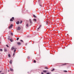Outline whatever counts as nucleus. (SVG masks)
<instances>
[{
  "label": "nucleus",
  "mask_w": 74,
  "mask_h": 74,
  "mask_svg": "<svg viewBox=\"0 0 74 74\" xmlns=\"http://www.w3.org/2000/svg\"><path fill=\"white\" fill-rule=\"evenodd\" d=\"M8 72H9V71H10V70H8Z\"/></svg>",
  "instance_id": "nucleus-36"
},
{
  "label": "nucleus",
  "mask_w": 74,
  "mask_h": 74,
  "mask_svg": "<svg viewBox=\"0 0 74 74\" xmlns=\"http://www.w3.org/2000/svg\"><path fill=\"white\" fill-rule=\"evenodd\" d=\"M34 21L35 22H36V19H34Z\"/></svg>",
  "instance_id": "nucleus-16"
},
{
  "label": "nucleus",
  "mask_w": 74,
  "mask_h": 74,
  "mask_svg": "<svg viewBox=\"0 0 74 74\" xmlns=\"http://www.w3.org/2000/svg\"><path fill=\"white\" fill-rule=\"evenodd\" d=\"M66 64H63L61 65V66H63V65H66Z\"/></svg>",
  "instance_id": "nucleus-14"
},
{
  "label": "nucleus",
  "mask_w": 74,
  "mask_h": 74,
  "mask_svg": "<svg viewBox=\"0 0 74 74\" xmlns=\"http://www.w3.org/2000/svg\"><path fill=\"white\" fill-rule=\"evenodd\" d=\"M33 16L34 18H37V16H36L34 14L33 15Z\"/></svg>",
  "instance_id": "nucleus-11"
},
{
  "label": "nucleus",
  "mask_w": 74,
  "mask_h": 74,
  "mask_svg": "<svg viewBox=\"0 0 74 74\" xmlns=\"http://www.w3.org/2000/svg\"><path fill=\"white\" fill-rule=\"evenodd\" d=\"M27 58L28 60H29L30 59V57H28Z\"/></svg>",
  "instance_id": "nucleus-18"
},
{
  "label": "nucleus",
  "mask_w": 74,
  "mask_h": 74,
  "mask_svg": "<svg viewBox=\"0 0 74 74\" xmlns=\"http://www.w3.org/2000/svg\"><path fill=\"white\" fill-rule=\"evenodd\" d=\"M64 72H65L66 73H67V71H64Z\"/></svg>",
  "instance_id": "nucleus-23"
},
{
  "label": "nucleus",
  "mask_w": 74,
  "mask_h": 74,
  "mask_svg": "<svg viewBox=\"0 0 74 74\" xmlns=\"http://www.w3.org/2000/svg\"><path fill=\"white\" fill-rule=\"evenodd\" d=\"M10 41H11V42H12V41H13V40H12V39H10Z\"/></svg>",
  "instance_id": "nucleus-15"
},
{
  "label": "nucleus",
  "mask_w": 74,
  "mask_h": 74,
  "mask_svg": "<svg viewBox=\"0 0 74 74\" xmlns=\"http://www.w3.org/2000/svg\"><path fill=\"white\" fill-rule=\"evenodd\" d=\"M20 41H21V42H23V40H21Z\"/></svg>",
  "instance_id": "nucleus-30"
},
{
  "label": "nucleus",
  "mask_w": 74,
  "mask_h": 74,
  "mask_svg": "<svg viewBox=\"0 0 74 74\" xmlns=\"http://www.w3.org/2000/svg\"><path fill=\"white\" fill-rule=\"evenodd\" d=\"M6 47H8H8H9V46L8 45H6Z\"/></svg>",
  "instance_id": "nucleus-26"
},
{
  "label": "nucleus",
  "mask_w": 74,
  "mask_h": 74,
  "mask_svg": "<svg viewBox=\"0 0 74 74\" xmlns=\"http://www.w3.org/2000/svg\"><path fill=\"white\" fill-rule=\"evenodd\" d=\"M19 21L16 22V24H17V25H19Z\"/></svg>",
  "instance_id": "nucleus-13"
},
{
  "label": "nucleus",
  "mask_w": 74,
  "mask_h": 74,
  "mask_svg": "<svg viewBox=\"0 0 74 74\" xmlns=\"http://www.w3.org/2000/svg\"><path fill=\"white\" fill-rule=\"evenodd\" d=\"M43 72H44V73H47V71L44 70L43 71Z\"/></svg>",
  "instance_id": "nucleus-12"
},
{
  "label": "nucleus",
  "mask_w": 74,
  "mask_h": 74,
  "mask_svg": "<svg viewBox=\"0 0 74 74\" xmlns=\"http://www.w3.org/2000/svg\"><path fill=\"white\" fill-rule=\"evenodd\" d=\"M34 63H36V60H34Z\"/></svg>",
  "instance_id": "nucleus-21"
},
{
  "label": "nucleus",
  "mask_w": 74,
  "mask_h": 74,
  "mask_svg": "<svg viewBox=\"0 0 74 74\" xmlns=\"http://www.w3.org/2000/svg\"><path fill=\"white\" fill-rule=\"evenodd\" d=\"M29 21L30 22V24H29V23H27L26 25V26H27V27H29V26H31V24H32V21L31 20H29Z\"/></svg>",
  "instance_id": "nucleus-1"
},
{
  "label": "nucleus",
  "mask_w": 74,
  "mask_h": 74,
  "mask_svg": "<svg viewBox=\"0 0 74 74\" xmlns=\"http://www.w3.org/2000/svg\"><path fill=\"white\" fill-rule=\"evenodd\" d=\"M0 51H3V49H0Z\"/></svg>",
  "instance_id": "nucleus-25"
},
{
  "label": "nucleus",
  "mask_w": 74,
  "mask_h": 74,
  "mask_svg": "<svg viewBox=\"0 0 74 74\" xmlns=\"http://www.w3.org/2000/svg\"><path fill=\"white\" fill-rule=\"evenodd\" d=\"M19 38H17L16 39V40H17V41H18V40H19Z\"/></svg>",
  "instance_id": "nucleus-20"
},
{
  "label": "nucleus",
  "mask_w": 74,
  "mask_h": 74,
  "mask_svg": "<svg viewBox=\"0 0 74 74\" xmlns=\"http://www.w3.org/2000/svg\"><path fill=\"white\" fill-rule=\"evenodd\" d=\"M22 23V21H21V22H20V23Z\"/></svg>",
  "instance_id": "nucleus-29"
},
{
  "label": "nucleus",
  "mask_w": 74,
  "mask_h": 74,
  "mask_svg": "<svg viewBox=\"0 0 74 74\" xmlns=\"http://www.w3.org/2000/svg\"><path fill=\"white\" fill-rule=\"evenodd\" d=\"M7 49H6L5 48L4 49V52H7Z\"/></svg>",
  "instance_id": "nucleus-6"
},
{
  "label": "nucleus",
  "mask_w": 74,
  "mask_h": 74,
  "mask_svg": "<svg viewBox=\"0 0 74 74\" xmlns=\"http://www.w3.org/2000/svg\"><path fill=\"white\" fill-rule=\"evenodd\" d=\"M16 49H15V50H14V53H15V52H16Z\"/></svg>",
  "instance_id": "nucleus-17"
},
{
  "label": "nucleus",
  "mask_w": 74,
  "mask_h": 74,
  "mask_svg": "<svg viewBox=\"0 0 74 74\" xmlns=\"http://www.w3.org/2000/svg\"><path fill=\"white\" fill-rule=\"evenodd\" d=\"M12 26H13V25L12 24H11L9 27V29H11V28L12 27Z\"/></svg>",
  "instance_id": "nucleus-3"
},
{
  "label": "nucleus",
  "mask_w": 74,
  "mask_h": 74,
  "mask_svg": "<svg viewBox=\"0 0 74 74\" xmlns=\"http://www.w3.org/2000/svg\"><path fill=\"white\" fill-rule=\"evenodd\" d=\"M13 20H14V17H12V19H10V21H11L12 22H13Z\"/></svg>",
  "instance_id": "nucleus-2"
},
{
  "label": "nucleus",
  "mask_w": 74,
  "mask_h": 74,
  "mask_svg": "<svg viewBox=\"0 0 74 74\" xmlns=\"http://www.w3.org/2000/svg\"><path fill=\"white\" fill-rule=\"evenodd\" d=\"M11 34L12 36V35H13V34L12 33H11Z\"/></svg>",
  "instance_id": "nucleus-28"
},
{
  "label": "nucleus",
  "mask_w": 74,
  "mask_h": 74,
  "mask_svg": "<svg viewBox=\"0 0 74 74\" xmlns=\"http://www.w3.org/2000/svg\"><path fill=\"white\" fill-rule=\"evenodd\" d=\"M17 44L18 45H21V42H18L17 43Z\"/></svg>",
  "instance_id": "nucleus-7"
},
{
  "label": "nucleus",
  "mask_w": 74,
  "mask_h": 74,
  "mask_svg": "<svg viewBox=\"0 0 74 74\" xmlns=\"http://www.w3.org/2000/svg\"><path fill=\"white\" fill-rule=\"evenodd\" d=\"M15 55V53H14L13 54V56H14Z\"/></svg>",
  "instance_id": "nucleus-32"
},
{
  "label": "nucleus",
  "mask_w": 74,
  "mask_h": 74,
  "mask_svg": "<svg viewBox=\"0 0 74 74\" xmlns=\"http://www.w3.org/2000/svg\"><path fill=\"white\" fill-rule=\"evenodd\" d=\"M42 26V25H40V26L37 29L39 30V29H40V27Z\"/></svg>",
  "instance_id": "nucleus-5"
},
{
  "label": "nucleus",
  "mask_w": 74,
  "mask_h": 74,
  "mask_svg": "<svg viewBox=\"0 0 74 74\" xmlns=\"http://www.w3.org/2000/svg\"><path fill=\"white\" fill-rule=\"evenodd\" d=\"M25 45H26V46H27V43H25Z\"/></svg>",
  "instance_id": "nucleus-27"
},
{
  "label": "nucleus",
  "mask_w": 74,
  "mask_h": 74,
  "mask_svg": "<svg viewBox=\"0 0 74 74\" xmlns=\"http://www.w3.org/2000/svg\"><path fill=\"white\" fill-rule=\"evenodd\" d=\"M14 49H15V48H14V47H12L11 48V50H12V51H13V50Z\"/></svg>",
  "instance_id": "nucleus-8"
},
{
  "label": "nucleus",
  "mask_w": 74,
  "mask_h": 74,
  "mask_svg": "<svg viewBox=\"0 0 74 74\" xmlns=\"http://www.w3.org/2000/svg\"><path fill=\"white\" fill-rule=\"evenodd\" d=\"M40 0H39L38 1V2H39V1H40Z\"/></svg>",
  "instance_id": "nucleus-35"
},
{
  "label": "nucleus",
  "mask_w": 74,
  "mask_h": 74,
  "mask_svg": "<svg viewBox=\"0 0 74 74\" xmlns=\"http://www.w3.org/2000/svg\"><path fill=\"white\" fill-rule=\"evenodd\" d=\"M47 74H50V73H47Z\"/></svg>",
  "instance_id": "nucleus-31"
},
{
  "label": "nucleus",
  "mask_w": 74,
  "mask_h": 74,
  "mask_svg": "<svg viewBox=\"0 0 74 74\" xmlns=\"http://www.w3.org/2000/svg\"><path fill=\"white\" fill-rule=\"evenodd\" d=\"M10 71H13V69H12V68L10 69Z\"/></svg>",
  "instance_id": "nucleus-10"
},
{
  "label": "nucleus",
  "mask_w": 74,
  "mask_h": 74,
  "mask_svg": "<svg viewBox=\"0 0 74 74\" xmlns=\"http://www.w3.org/2000/svg\"><path fill=\"white\" fill-rule=\"evenodd\" d=\"M45 69H48V68L47 67H45Z\"/></svg>",
  "instance_id": "nucleus-24"
},
{
  "label": "nucleus",
  "mask_w": 74,
  "mask_h": 74,
  "mask_svg": "<svg viewBox=\"0 0 74 74\" xmlns=\"http://www.w3.org/2000/svg\"><path fill=\"white\" fill-rule=\"evenodd\" d=\"M12 61L11 60L10 62V63L11 64H12Z\"/></svg>",
  "instance_id": "nucleus-9"
},
{
  "label": "nucleus",
  "mask_w": 74,
  "mask_h": 74,
  "mask_svg": "<svg viewBox=\"0 0 74 74\" xmlns=\"http://www.w3.org/2000/svg\"><path fill=\"white\" fill-rule=\"evenodd\" d=\"M1 71H0V73H1Z\"/></svg>",
  "instance_id": "nucleus-37"
},
{
  "label": "nucleus",
  "mask_w": 74,
  "mask_h": 74,
  "mask_svg": "<svg viewBox=\"0 0 74 74\" xmlns=\"http://www.w3.org/2000/svg\"><path fill=\"white\" fill-rule=\"evenodd\" d=\"M17 30H21V27H18L17 28Z\"/></svg>",
  "instance_id": "nucleus-4"
},
{
  "label": "nucleus",
  "mask_w": 74,
  "mask_h": 74,
  "mask_svg": "<svg viewBox=\"0 0 74 74\" xmlns=\"http://www.w3.org/2000/svg\"><path fill=\"white\" fill-rule=\"evenodd\" d=\"M54 70H55V69H53L52 70H51V71H54Z\"/></svg>",
  "instance_id": "nucleus-19"
},
{
  "label": "nucleus",
  "mask_w": 74,
  "mask_h": 74,
  "mask_svg": "<svg viewBox=\"0 0 74 74\" xmlns=\"http://www.w3.org/2000/svg\"><path fill=\"white\" fill-rule=\"evenodd\" d=\"M8 57H9V58H10V57H11V56H10V54H9L8 55Z\"/></svg>",
  "instance_id": "nucleus-22"
},
{
  "label": "nucleus",
  "mask_w": 74,
  "mask_h": 74,
  "mask_svg": "<svg viewBox=\"0 0 74 74\" xmlns=\"http://www.w3.org/2000/svg\"><path fill=\"white\" fill-rule=\"evenodd\" d=\"M46 23H48L47 22H46Z\"/></svg>",
  "instance_id": "nucleus-38"
},
{
  "label": "nucleus",
  "mask_w": 74,
  "mask_h": 74,
  "mask_svg": "<svg viewBox=\"0 0 74 74\" xmlns=\"http://www.w3.org/2000/svg\"><path fill=\"white\" fill-rule=\"evenodd\" d=\"M1 74H4V73H1Z\"/></svg>",
  "instance_id": "nucleus-34"
},
{
  "label": "nucleus",
  "mask_w": 74,
  "mask_h": 74,
  "mask_svg": "<svg viewBox=\"0 0 74 74\" xmlns=\"http://www.w3.org/2000/svg\"><path fill=\"white\" fill-rule=\"evenodd\" d=\"M41 74H44V73H43V72H42Z\"/></svg>",
  "instance_id": "nucleus-33"
}]
</instances>
